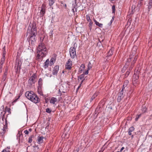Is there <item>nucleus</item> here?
I'll use <instances>...</instances> for the list:
<instances>
[{
  "label": "nucleus",
  "mask_w": 152,
  "mask_h": 152,
  "mask_svg": "<svg viewBox=\"0 0 152 152\" xmlns=\"http://www.w3.org/2000/svg\"><path fill=\"white\" fill-rule=\"evenodd\" d=\"M37 33V28L35 23L29 25L28 27V29L27 32V36H28L29 38L28 42L30 46V49H31L35 45L36 41V35Z\"/></svg>",
  "instance_id": "1"
},
{
  "label": "nucleus",
  "mask_w": 152,
  "mask_h": 152,
  "mask_svg": "<svg viewBox=\"0 0 152 152\" xmlns=\"http://www.w3.org/2000/svg\"><path fill=\"white\" fill-rule=\"evenodd\" d=\"M47 53V49L45 44L41 42L39 43L37 49V59L38 61H42V58L45 57Z\"/></svg>",
  "instance_id": "2"
},
{
  "label": "nucleus",
  "mask_w": 152,
  "mask_h": 152,
  "mask_svg": "<svg viewBox=\"0 0 152 152\" xmlns=\"http://www.w3.org/2000/svg\"><path fill=\"white\" fill-rule=\"evenodd\" d=\"M27 99L35 103H37L39 102V99L33 91H26L25 94Z\"/></svg>",
  "instance_id": "3"
},
{
  "label": "nucleus",
  "mask_w": 152,
  "mask_h": 152,
  "mask_svg": "<svg viewBox=\"0 0 152 152\" xmlns=\"http://www.w3.org/2000/svg\"><path fill=\"white\" fill-rule=\"evenodd\" d=\"M137 58V55L135 56L134 55L132 54L130 55L125 64L126 66L127 67L129 65V62L132 61L131 65L130 66V70L132 69L133 67Z\"/></svg>",
  "instance_id": "4"
},
{
  "label": "nucleus",
  "mask_w": 152,
  "mask_h": 152,
  "mask_svg": "<svg viewBox=\"0 0 152 152\" xmlns=\"http://www.w3.org/2000/svg\"><path fill=\"white\" fill-rule=\"evenodd\" d=\"M0 123H1L3 126H0V135L2 138H4L6 134V133L7 131V121L6 119H5L4 124V121H1Z\"/></svg>",
  "instance_id": "5"
},
{
  "label": "nucleus",
  "mask_w": 152,
  "mask_h": 152,
  "mask_svg": "<svg viewBox=\"0 0 152 152\" xmlns=\"http://www.w3.org/2000/svg\"><path fill=\"white\" fill-rule=\"evenodd\" d=\"M76 48L75 47H72L70 48L69 50V53L71 57L72 58H74L76 57Z\"/></svg>",
  "instance_id": "6"
},
{
  "label": "nucleus",
  "mask_w": 152,
  "mask_h": 152,
  "mask_svg": "<svg viewBox=\"0 0 152 152\" xmlns=\"http://www.w3.org/2000/svg\"><path fill=\"white\" fill-rule=\"evenodd\" d=\"M22 62L21 60H17L16 64L15 65V67H17L16 72H20V69H21V65Z\"/></svg>",
  "instance_id": "7"
},
{
  "label": "nucleus",
  "mask_w": 152,
  "mask_h": 152,
  "mask_svg": "<svg viewBox=\"0 0 152 152\" xmlns=\"http://www.w3.org/2000/svg\"><path fill=\"white\" fill-rule=\"evenodd\" d=\"M2 109L3 110V112H4V113L3 114V115H2V119H0V122H1V121H3L4 120H5V119H6V118H5V113H6L7 111V107L6 106L5 107V109H4V106H2ZM3 126V125L1 123H0V126Z\"/></svg>",
  "instance_id": "8"
},
{
  "label": "nucleus",
  "mask_w": 152,
  "mask_h": 152,
  "mask_svg": "<svg viewBox=\"0 0 152 152\" xmlns=\"http://www.w3.org/2000/svg\"><path fill=\"white\" fill-rule=\"evenodd\" d=\"M41 11L40 12V16L42 17L45 13L46 9V5L45 4H43L40 7Z\"/></svg>",
  "instance_id": "9"
},
{
  "label": "nucleus",
  "mask_w": 152,
  "mask_h": 152,
  "mask_svg": "<svg viewBox=\"0 0 152 152\" xmlns=\"http://www.w3.org/2000/svg\"><path fill=\"white\" fill-rule=\"evenodd\" d=\"M72 61L70 59H69L67 62H66V69L70 70L72 68Z\"/></svg>",
  "instance_id": "10"
},
{
  "label": "nucleus",
  "mask_w": 152,
  "mask_h": 152,
  "mask_svg": "<svg viewBox=\"0 0 152 152\" xmlns=\"http://www.w3.org/2000/svg\"><path fill=\"white\" fill-rule=\"evenodd\" d=\"M36 77V76L35 74H34L28 80L29 83L30 82V83L31 84L33 83H34L35 82V79Z\"/></svg>",
  "instance_id": "11"
},
{
  "label": "nucleus",
  "mask_w": 152,
  "mask_h": 152,
  "mask_svg": "<svg viewBox=\"0 0 152 152\" xmlns=\"http://www.w3.org/2000/svg\"><path fill=\"white\" fill-rule=\"evenodd\" d=\"M3 57L1 59V61L0 64H3L4 62V61L5 60V54L6 53L5 49V46H4L3 48Z\"/></svg>",
  "instance_id": "12"
},
{
  "label": "nucleus",
  "mask_w": 152,
  "mask_h": 152,
  "mask_svg": "<svg viewBox=\"0 0 152 152\" xmlns=\"http://www.w3.org/2000/svg\"><path fill=\"white\" fill-rule=\"evenodd\" d=\"M59 66H55L52 71L53 74L54 75H57L59 70Z\"/></svg>",
  "instance_id": "13"
},
{
  "label": "nucleus",
  "mask_w": 152,
  "mask_h": 152,
  "mask_svg": "<svg viewBox=\"0 0 152 152\" xmlns=\"http://www.w3.org/2000/svg\"><path fill=\"white\" fill-rule=\"evenodd\" d=\"M124 97L123 91H121L119 92L118 96L117 99L118 102H120L121 100Z\"/></svg>",
  "instance_id": "14"
},
{
  "label": "nucleus",
  "mask_w": 152,
  "mask_h": 152,
  "mask_svg": "<svg viewBox=\"0 0 152 152\" xmlns=\"http://www.w3.org/2000/svg\"><path fill=\"white\" fill-rule=\"evenodd\" d=\"M57 101V99L54 97H52L50 101V102L53 104H55L56 102Z\"/></svg>",
  "instance_id": "15"
},
{
  "label": "nucleus",
  "mask_w": 152,
  "mask_h": 152,
  "mask_svg": "<svg viewBox=\"0 0 152 152\" xmlns=\"http://www.w3.org/2000/svg\"><path fill=\"white\" fill-rule=\"evenodd\" d=\"M49 59H47L44 63V67L46 69L48 68L49 64Z\"/></svg>",
  "instance_id": "16"
},
{
  "label": "nucleus",
  "mask_w": 152,
  "mask_h": 152,
  "mask_svg": "<svg viewBox=\"0 0 152 152\" xmlns=\"http://www.w3.org/2000/svg\"><path fill=\"white\" fill-rule=\"evenodd\" d=\"M139 78V74H135L134 72V75L133 76V80H138Z\"/></svg>",
  "instance_id": "17"
},
{
  "label": "nucleus",
  "mask_w": 152,
  "mask_h": 152,
  "mask_svg": "<svg viewBox=\"0 0 152 152\" xmlns=\"http://www.w3.org/2000/svg\"><path fill=\"white\" fill-rule=\"evenodd\" d=\"M134 128L133 126H131L129 129L128 134L129 135L132 134V132L134 131Z\"/></svg>",
  "instance_id": "18"
},
{
  "label": "nucleus",
  "mask_w": 152,
  "mask_h": 152,
  "mask_svg": "<svg viewBox=\"0 0 152 152\" xmlns=\"http://www.w3.org/2000/svg\"><path fill=\"white\" fill-rule=\"evenodd\" d=\"M7 73L6 72H4V75L3 76L2 78V82L4 83V82L6 80L7 75Z\"/></svg>",
  "instance_id": "19"
},
{
  "label": "nucleus",
  "mask_w": 152,
  "mask_h": 152,
  "mask_svg": "<svg viewBox=\"0 0 152 152\" xmlns=\"http://www.w3.org/2000/svg\"><path fill=\"white\" fill-rule=\"evenodd\" d=\"M143 4V1H141V0H140L138 1L137 2V7H138L139 8Z\"/></svg>",
  "instance_id": "20"
},
{
  "label": "nucleus",
  "mask_w": 152,
  "mask_h": 152,
  "mask_svg": "<svg viewBox=\"0 0 152 152\" xmlns=\"http://www.w3.org/2000/svg\"><path fill=\"white\" fill-rule=\"evenodd\" d=\"M85 75L84 74H83L81 75H80L78 77V79H80L81 80H82V82L83 80H85L84 77Z\"/></svg>",
  "instance_id": "21"
},
{
  "label": "nucleus",
  "mask_w": 152,
  "mask_h": 152,
  "mask_svg": "<svg viewBox=\"0 0 152 152\" xmlns=\"http://www.w3.org/2000/svg\"><path fill=\"white\" fill-rule=\"evenodd\" d=\"M139 84L138 80H133V84L134 86H136Z\"/></svg>",
  "instance_id": "22"
},
{
  "label": "nucleus",
  "mask_w": 152,
  "mask_h": 152,
  "mask_svg": "<svg viewBox=\"0 0 152 152\" xmlns=\"http://www.w3.org/2000/svg\"><path fill=\"white\" fill-rule=\"evenodd\" d=\"M94 21L95 22V24L96 25L102 28V27L103 25L102 23H99L98 22H97L96 20L95 19H94Z\"/></svg>",
  "instance_id": "23"
},
{
  "label": "nucleus",
  "mask_w": 152,
  "mask_h": 152,
  "mask_svg": "<svg viewBox=\"0 0 152 152\" xmlns=\"http://www.w3.org/2000/svg\"><path fill=\"white\" fill-rule=\"evenodd\" d=\"M43 137H38V142L39 144L43 142Z\"/></svg>",
  "instance_id": "24"
},
{
  "label": "nucleus",
  "mask_w": 152,
  "mask_h": 152,
  "mask_svg": "<svg viewBox=\"0 0 152 152\" xmlns=\"http://www.w3.org/2000/svg\"><path fill=\"white\" fill-rule=\"evenodd\" d=\"M98 92H96L91 97L90 101L91 102L92 101L93 99H94L98 95Z\"/></svg>",
  "instance_id": "25"
},
{
  "label": "nucleus",
  "mask_w": 152,
  "mask_h": 152,
  "mask_svg": "<svg viewBox=\"0 0 152 152\" xmlns=\"http://www.w3.org/2000/svg\"><path fill=\"white\" fill-rule=\"evenodd\" d=\"M48 4L50 7L52 6L55 2V0H48Z\"/></svg>",
  "instance_id": "26"
},
{
  "label": "nucleus",
  "mask_w": 152,
  "mask_h": 152,
  "mask_svg": "<svg viewBox=\"0 0 152 152\" xmlns=\"http://www.w3.org/2000/svg\"><path fill=\"white\" fill-rule=\"evenodd\" d=\"M152 6V0H149V2L148 3V11H149L150 10Z\"/></svg>",
  "instance_id": "27"
},
{
  "label": "nucleus",
  "mask_w": 152,
  "mask_h": 152,
  "mask_svg": "<svg viewBox=\"0 0 152 152\" xmlns=\"http://www.w3.org/2000/svg\"><path fill=\"white\" fill-rule=\"evenodd\" d=\"M55 60L54 58H52L50 60V63L49 64V65L50 66H51L52 65H53L54 64V61H55Z\"/></svg>",
  "instance_id": "28"
},
{
  "label": "nucleus",
  "mask_w": 152,
  "mask_h": 152,
  "mask_svg": "<svg viewBox=\"0 0 152 152\" xmlns=\"http://www.w3.org/2000/svg\"><path fill=\"white\" fill-rule=\"evenodd\" d=\"M92 66V64H91V63L89 62L88 64L87 69L89 70L91 68Z\"/></svg>",
  "instance_id": "29"
},
{
  "label": "nucleus",
  "mask_w": 152,
  "mask_h": 152,
  "mask_svg": "<svg viewBox=\"0 0 152 152\" xmlns=\"http://www.w3.org/2000/svg\"><path fill=\"white\" fill-rule=\"evenodd\" d=\"M89 23L88 24V26L89 27V29L90 30H91L92 29V27L93 25V22L91 21L89 22Z\"/></svg>",
  "instance_id": "30"
},
{
  "label": "nucleus",
  "mask_w": 152,
  "mask_h": 152,
  "mask_svg": "<svg viewBox=\"0 0 152 152\" xmlns=\"http://www.w3.org/2000/svg\"><path fill=\"white\" fill-rule=\"evenodd\" d=\"M77 4H76V2H75V4L74 6V8H75V11H74V9H72V10L73 12H74L75 11H77V8H76V6H77Z\"/></svg>",
  "instance_id": "31"
},
{
  "label": "nucleus",
  "mask_w": 152,
  "mask_h": 152,
  "mask_svg": "<svg viewBox=\"0 0 152 152\" xmlns=\"http://www.w3.org/2000/svg\"><path fill=\"white\" fill-rule=\"evenodd\" d=\"M129 83V81L128 80H126L124 83V86H126Z\"/></svg>",
  "instance_id": "32"
},
{
  "label": "nucleus",
  "mask_w": 152,
  "mask_h": 152,
  "mask_svg": "<svg viewBox=\"0 0 152 152\" xmlns=\"http://www.w3.org/2000/svg\"><path fill=\"white\" fill-rule=\"evenodd\" d=\"M33 137V135H32L28 139V142L29 143H31L32 141V138Z\"/></svg>",
  "instance_id": "33"
},
{
  "label": "nucleus",
  "mask_w": 152,
  "mask_h": 152,
  "mask_svg": "<svg viewBox=\"0 0 152 152\" xmlns=\"http://www.w3.org/2000/svg\"><path fill=\"white\" fill-rule=\"evenodd\" d=\"M46 111L47 113H50L52 111V110L49 108H47L46 110Z\"/></svg>",
  "instance_id": "34"
},
{
  "label": "nucleus",
  "mask_w": 152,
  "mask_h": 152,
  "mask_svg": "<svg viewBox=\"0 0 152 152\" xmlns=\"http://www.w3.org/2000/svg\"><path fill=\"white\" fill-rule=\"evenodd\" d=\"M61 4V5L62 6H64L65 7V8H66V4H64L63 1H61L60 2Z\"/></svg>",
  "instance_id": "35"
},
{
  "label": "nucleus",
  "mask_w": 152,
  "mask_h": 152,
  "mask_svg": "<svg viewBox=\"0 0 152 152\" xmlns=\"http://www.w3.org/2000/svg\"><path fill=\"white\" fill-rule=\"evenodd\" d=\"M112 13H115V7L114 5H113L112 7Z\"/></svg>",
  "instance_id": "36"
},
{
  "label": "nucleus",
  "mask_w": 152,
  "mask_h": 152,
  "mask_svg": "<svg viewBox=\"0 0 152 152\" xmlns=\"http://www.w3.org/2000/svg\"><path fill=\"white\" fill-rule=\"evenodd\" d=\"M147 110V108H146L144 107L142 108V111L143 113H144L146 112Z\"/></svg>",
  "instance_id": "37"
},
{
  "label": "nucleus",
  "mask_w": 152,
  "mask_h": 152,
  "mask_svg": "<svg viewBox=\"0 0 152 152\" xmlns=\"http://www.w3.org/2000/svg\"><path fill=\"white\" fill-rule=\"evenodd\" d=\"M86 20L88 22H90L91 21L90 19V17L87 15H86Z\"/></svg>",
  "instance_id": "38"
},
{
  "label": "nucleus",
  "mask_w": 152,
  "mask_h": 152,
  "mask_svg": "<svg viewBox=\"0 0 152 152\" xmlns=\"http://www.w3.org/2000/svg\"><path fill=\"white\" fill-rule=\"evenodd\" d=\"M112 54L113 53L112 50H110L108 53V55L109 56H111L112 55Z\"/></svg>",
  "instance_id": "39"
},
{
  "label": "nucleus",
  "mask_w": 152,
  "mask_h": 152,
  "mask_svg": "<svg viewBox=\"0 0 152 152\" xmlns=\"http://www.w3.org/2000/svg\"><path fill=\"white\" fill-rule=\"evenodd\" d=\"M141 114H140V115H137L136 117V118H135V120L136 121H137L138 119V118H139V117L141 116Z\"/></svg>",
  "instance_id": "40"
},
{
  "label": "nucleus",
  "mask_w": 152,
  "mask_h": 152,
  "mask_svg": "<svg viewBox=\"0 0 152 152\" xmlns=\"http://www.w3.org/2000/svg\"><path fill=\"white\" fill-rule=\"evenodd\" d=\"M42 79L41 78H40L38 81V84L39 85H41L42 84Z\"/></svg>",
  "instance_id": "41"
},
{
  "label": "nucleus",
  "mask_w": 152,
  "mask_h": 152,
  "mask_svg": "<svg viewBox=\"0 0 152 152\" xmlns=\"http://www.w3.org/2000/svg\"><path fill=\"white\" fill-rule=\"evenodd\" d=\"M129 73L130 72L129 71L127 72L125 74V77H127L129 74Z\"/></svg>",
  "instance_id": "42"
},
{
  "label": "nucleus",
  "mask_w": 152,
  "mask_h": 152,
  "mask_svg": "<svg viewBox=\"0 0 152 152\" xmlns=\"http://www.w3.org/2000/svg\"><path fill=\"white\" fill-rule=\"evenodd\" d=\"M88 70V69H87V70L85 72H84V75H87L88 74V70Z\"/></svg>",
  "instance_id": "43"
},
{
  "label": "nucleus",
  "mask_w": 152,
  "mask_h": 152,
  "mask_svg": "<svg viewBox=\"0 0 152 152\" xmlns=\"http://www.w3.org/2000/svg\"><path fill=\"white\" fill-rule=\"evenodd\" d=\"M7 112L9 113H11V111H10V108H8L7 107Z\"/></svg>",
  "instance_id": "44"
},
{
  "label": "nucleus",
  "mask_w": 152,
  "mask_h": 152,
  "mask_svg": "<svg viewBox=\"0 0 152 152\" xmlns=\"http://www.w3.org/2000/svg\"><path fill=\"white\" fill-rule=\"evenodd\" d=\"M24 133H25V134H26V135H27L28 134V130H27L24 131Z\"/></svg>",
  "instance_id": "45"
},
{
  "label": "nucleus",
  "mask_w": 152,
  "mask_h": 152,
  "mask_svg": "<svg viewBox=\"0 0 152 152\" xmlns=\"http://www.w3.org/2000/svg\"><path fill=\"white\" fill-rule=\"evenodd\" d=\"M2 64H1L0 65V71L2 72Z\"/></svg>",
  "instance_id": "46"
},
{
  "label": "nucleus",
  "mask_w": 152,
  "mask_h": 152,
  "mask_svg": "<svg viewBox=\"0 0 152 152\" xmlns=\"http://www.w3.org/2000/svg\"><path fill=\"white\" fill-rule=\"evenodd\" d=\"M1 152H10L9 151H7L6 149H4Z\"/></svg>",
  "instance_id": "47"
},
{
  "label": "nucleus",
  "mask_w": 152,
  "mask_h": 152,
  "mask_svg": "<svg viewBox=\"0 0 152 152\" xmlns=\"http://www.w3.org/2000/svg\"><path fill=\"white\" fill-rule=\"evenodd\" d=\"M33 147L35 148V150H38V149L39 148L37 147V146H36V145H35V146H34Z\"/></svg>",
  "instance_id": "48"
},
{
  "label": "nucleus",
  "mask_w": 152,
  "mask_h": 152,
  "mask_svg": "<svg viewBox=\"0 0 152 152\" xmlns=\"http://www.w3.org/2000/svg\"><path fill=\"white\" fill-rule=\"evenodd\" d=\"M8 68L7 67H6V69H5V71L4 72H6L7 73V70H8Z\"/></svg>",
  "instance_id": "49"
},
{
  "label": "nucleus",
  "mask_w": 152,
  "mask_h": 152,
  "mask_svg": "<svg viewBox=\"0 0 152 152\" xmlns=\"http://www.w3.org/2000/svg\"><path fill=\"white\" fill-rule=\"evenodd\" d=\"M3 112L2 111L1 112V114H0V119H2V115Z\"/></svg>",
  "instance_id": "50"
},
{
  "label": "nucleus",
  "mask_w": 152,
  "mask_h": 152,
  "mask_svg": "<svg viewBox=\"0 0 152 152\" xmlns=\"http://www.w3.org/2000/svg\"><path fill=\"white\" fill-rule=\"evenodd\" d=\"M126 86H124V85H123V88L122 90H121V91H123L125 87H126Z\"/></svg>",
  "instance_id": "51"
},
{
  "label": "nucleus",
  "mask_w": 152,
  "mask_h": 152,
  "mask_svg": "<svg viewBox=\"0 0 152 152\" xmlns=\"http://www.w3.org/2000/svg\"><path fill=\"white\" fill-rule=\"evenodd\" d=\"M124 147H122L121 148V150H120V152H121V151H123V150H124Z\"/></svg>",
  "instance_id": "52"
},
{
  "label": "nucleus",
  "mask_w": 152,
  "mask_h": 152,
  "mask_svg": "<svg viewBox=\"0 0 152 152\" xmlns=\"http://www.w3.org/2000/svg\"><path fill=\"white\" fill-rule=\"evenodd\" d=\"M114 20V17H112V19H111V21H113Z\"/></svg>",
  "instance_id": "53"
},
{
  "label": "nucleus",
  "mask_w": 152,
  "mask_h": 152,
  "mask_svg": "<svg viewBox=\"0 0 152 152\" xmlns=\"http://www.w3.org/2000/svg\"><path fill=\"white\" fill-rule=\"evenodd\" d=\"M114 20V17H112V19H111V21H113Z\"/></svg>",
  "instance_id": "54"
},
{
  "label": "nucleus",
  "mask_w": 152,
  "mask_h": 152,
  "mask_svg": "<svg viewBox=\"0 0 152 152\" xmlns=\"http://www.w3.org/2000/svg\"><path fill=\"white\" fill-rule=\"evenodd\" d=\"M114 20V17H112V19H111V21H113Z\"/></svg>",
  "instance_id": "55"
},
{
  "label": "nucleus",
  "mask_w": 152,
  "mask_h": 152,
  "mask_svg": "<svg viewBox=\"0 0 152 152\" xmlns=\"http://www.w3.org/2000/svg\"><path fill=\"white\" fill-rule=\"evenodd\" d=\"M28 130H29V131L31 132V130H32V129H31L30 128V129H29Z\"/></svg>",
  "instance_id": "56"
},
{
  "label": "nucleus",
  "mask_w": 152,
  "mask_h": 152,
  "mask_svg": "<svg viewBox=\"0 0 152 152\" xmlns=\"http://www.w3.org/2000/svg\"><path fill=\"white\" fill-rule=\"evenodd\" d=\"M113 21H111H111H110V24H111L112 23Z\"/></svg>",
  "instance_id": "57"
},
{
  "label": "nucleus",
  "mask_w": 152,
  "mask_h": 152,
  "mask_svg": "<svg viewBox=\"0 0 152 152\" xmlns=\"http://www.w3.org/2000/svg\"><path fill=\"white\" fill-rule=\"evenodd\" d=\"M82 66H83V68H84V65L83 64H82Z\"/></svg>",
  "instance_id": "58"
},
{
  "label": "nucleus",
  "mask_w": 152,
  "mask_h": 152,
  "mask_svg": "<svg viewBox=\"0 0 152 152\" xmlns=\"http://www.w3.org/2000/svg\"><path fill=\"white\" fill-rule=\"evenodd\" d=\"M99 152H102V151H99Z\"/></svg>",
  "instance_id": "59"
},
{
  "label": "nucleus",
  "mask_w": 152,
  "mask_h": 152,
  "mask_svg": "<svg viewBox=\"0 0 152 152\" xmlns=\"http://www.w3.org/2000/svg\"><path fill=\"white\" fill-rule=\"evenodd\" d=\"M133 135H132V138H133Z\"/></svg>",
  "instance_id": "60"
},
{
  "label": "nucleus",
  "mask_w": 152,
  "mask_h": 152,
  "mask_svg": "<svg viewBox=\"0 0 152 152\" xmlns=\"http://www.w3.org/2000/svg\"><path fill=\"white\" fill-rule=\"evenodd\" d=\"M17 99H15V100L14 101V102H16V101H17Z\"/></svg>",
  "instance_id": "61"
},
{
  "label": "nucleus",
  "mask_w": 152,
  "mask_h": 152,
  "mask_svg": "<svg viewBox=\"0 0 152 152\" xmlns=\"http://www.w3.org/2000/svg\"><path fill=\"white\" fill-rule=\"evenodd\" d=\"M80 87V86H79L78 87V88H77V89H78Z\"/></svg>",
  "instance_id": "62"
},
{
  "label": "nucleus",
  "mask_w": 152,
  "mask_h": 152,
  "mask_svg": "<svg viewBox=\"0 0 152 152\" xmlns=\"http://www.w3.org/2000/svg\"><path fill=\"white\" fill-rule=\"evenodd\" d=\"M110 0V1H114V0Z\"/></svg>",
  "instance_id": "63"
},
{
  "label": "nucleus",
  "mask_w": 152,
  "mask_h": 152,
  "mask_svg": "<svg viewBox=\"0 0 152 152\" xmlns=\"http://www.w3.org/2000/svg\"><path fill=\"white\" fill-rule=\"evenodd\" d=\"M116 152H119V151H117Z\"/></svg>",
  "instance_id": "64"
}]
</instances>
